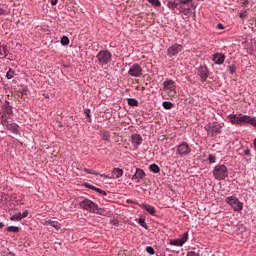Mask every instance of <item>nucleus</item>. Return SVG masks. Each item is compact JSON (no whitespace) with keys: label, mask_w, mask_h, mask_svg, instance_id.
Masks as SVG:
<instances>
[{"label":"nucleus","mask_w":256,"mask_h":256,"mask_svg":"<svg viewBox=\"0 0 256 256\" xmlns=\"http://www.w3.org/2000/svg\"><path fill=\"white\" fill-rule=\"evenodd\" d=\"M217 29H219L220 31H223L225 29V26L222 23H218L217 24Z\"/></svg>","instance_id":"58836bf2"},{"label":"nucleus","mask_w":256,"mask_h":256,"mask_svg":"<svg viewBox=\"0 0 256 256\" xmlns=\"http://www.w3.org/2000/svg\"><path fill=\"white\" fill-rule=\"evenodd\" d=\"M0 55H3V46L1 45V42H0Z\"/></svg>","instance_id":"49530a36"},{"label":"nucleus","mask_w":256,"mask_h":256,"mask_svg":"<svg viewBox=\"0 0 256 256\" xmlns=\"http://www.w3.org/2000/svg\"><path fill=\"white\" fill-rule=\"evenodd\" d=\"M101 177H105V179H113V176H109V175H105V174L101 175Z\"/></svg>","instance_id":"79ce46f5"},{"label":"nucleus","mask_w":256,"mask_h":256,"mask_svg":"<svg viewBox=\"0 0 256 256\" xmlns=\"http://www.w3.org/2000/svg\"><path fill=\"white\" fill-rule=\"evenodd\" d=\"M146 252L149 254V255H153L155 253V249L151 246H147L146 247Z\"/></svg>","instance_id":"72a5a7b5"},{"label":"nucleus","mask_w":256,"mask_h":256,"mask_svg":"<svg viewBox=\"0 0 256 256\" xmlns=\"http://www.w3.org/2000/svg\"><path fill=\"white\" fill-rule=\"evenodd\" d=\"M120 177H123V169L114 168L112 170V179H119Z\"/></svg>","instance_id":"f3484780"},{"label":"nucleus","mask_w":256,"mask_h":256,"mask_svg":"<svg viewBox=\"0 0 256 256\" xmlns=\"http://www.w3.org/2000/svg\"><path fill=\"white\" fill-rule=\"evenodd\" d=\"M241 7H249V0H239Z\"/></svg>","instance_id":"c9c22d12"},{"label":"nucleus","mask_w":256,"mask_h":256,"mask_svg":"<svg viewBox=\"0 0 256 256\" xmlns=\"http://www.w3.org/2000/svg\"><path fill=\"white\" fill-rule=\"evenodd\" d=\"M46 225H50V227H54L56 231H59V229H61V224L57 221L48 220L46 221Z\"/></svg>","instance_id":"aec40b11"},{"label":"nucleus","mask_w":256,"mask_h":256,"mask_svg":"<svg viewBox=\"0 0 256 256\" xmlns=\"http://www.w3.org/2000/svg\"><path fill=\"white\" fill-rule=\"evenodd\" d=\"M129 77H143V68L139 63H134L128 70Z\"/></svg>","instance_id":"1a4fd4ad"},{"label":"nucleus","mask_w":256,"mask_h":256,"mask_svg":"<svg viewBox=\"0 0 256 256\" xmlns=\"http://www.w3.org/2000/svg\"><path fill=\"white\" fill-rule=\"evenodd\" d=\"M2 53H3V57H7V45H2Z\"/></svg>","instance_id":"e433bc0d"},{"label":"nucleus","mask_w":256,"mask_h":256,"mask_svg":"<svg viewBox=\"0 0 256 256\" xmlns=\"http://www.w3.org/2000/svg\"><path fill=\"white\" fill-rule=\"evenodd\" d=\"M179 53H183V45L181 44H172L171 46L168 47L167 49V56L170 59H173V57H177Z\"/></svg>","instance_id":"6e6552de"},{"label":"nucleus","mask_w":256,"mask_h":256,"mask_svg":"<svg viewBox=\"0 0 256 256\" xmlns=\"http://www.w3.org/2000/svg\"><path fill=\"white\" fill-rule=\"evenodd\" d=\"M2 256H15V253L10 252L9 249L2 251Z\"/></svg>","instance_id":"2f4dec72"},{"label":"nucleus","mask_w":256,"mask_h":256,"mask_svg":"<svg viewBox=\"0 0 256 256\" xmlns=\"http://www.w3.org/2000/svg\"><path fill=\"white\" fill-rule=\"evenodd\" d=\"M96 59L101 67H105V65H109L113 60V54L109 50H100L96 55Z\"/></svg>","instance_id":"39448f33"},{"label":"nucleus","mask_w":256,"mask_h":256,"mask_svg":"<svg viewBox=\"0 0 256 256\" xmlns=\"http://www.w3.org/2000/svg\"><path fill=\"white\" fill-rule=\"evenodd\" d=\"M5 227V224L3 222H0V229H3Z\"/></svg>","instance_id":"09e8293b"},{"label":"nucleus","mask_w":256,"mask_h":256,"mask_svg":"<svg viewBox=\"0 0 256 256\" xmlns=\"http://www.w3.org/2000/svg\"><path fill=\"white\" fill-rule=\"evenodd\" d=\"M132 181H135V183H139V176H137V172L132 176Z\"/></svg>","instance_id":"4c0bfd02"},{"label":"nucleus","mask_w":256,"mask_h":256,"mask_svg":"<svg viewBox=\"0 0 256 256\" xmlns=\"http://www.w3.org/2000/svg\"><path fill=\"white\" fill-rule=\"evenodd\" d=\"M136 175H137L139 180L145 179V171H143V169L137 168L136 169Z\"/></svg>","instance_id":"5701e85b"},{"label":"nucleus","mask_w":256,"mask_h":256,"mask_svg":"<svg viewBox=\"0 0 256 256\" xmlns=\"http://www.w3.org/2000/svg\"><path fill=\"white\" fill-rule=\"evenodd\" d=\"M229 73L230 75H235V73H237V66L235 64L229 66Z\"/></svg>","instance_id":"c85d7f7f"},{"label":"nucleus","mask_w":256,"mask_h":256,"mask_svg":"<svg viewBox=\"0 0 256 256\" xmlns=\"http://www.w3.org/2000/svg\"><path fill=\"white\" fill-rule=\"evenodd\" d=\"M214 178L217 179V181H223V179H226L228 177V171L226 165H217L215 166L213 170Z\"/></svg>","instance_id":"423d86ee"},{"label":"nucleus","mask_w":256,"mask_h":256,"mask_svg":"<svg viewBox=\"0 0 256 256\" xmlns=\"http://www.w3.org/2000/svg\"><path fill=\"white\" fill-rule=\"evenodd\" d=\"M245 17H247V15L243 12L240 13V19H245Z\"/></svg>","instance_id":"37998d69"},{"label":"nucleus","mask_w":256,"mask_h":256,"mask_svg":"<svg viewBox=\"0 0 256 256\" xmlns=\"http://www.w3.org/2000/svg\"><path fill=\"white\" fill-rule=\"evenodd\" d=\"M208 161H209V163H215V161H217V157H215V155H213V154H210L208 156Z\"/></svg>","instance_id":"473e14b6"},{"label":"nucleus","mask_w":256,"mask_h":256,"mask_svg":"<svg viewBox=\"0 0 256 256\" xmlns=\"http://www.w3.org/2000/svg\"><path fill=\"white\" fill-rule=\"evenodd\" d=\"M254 149L256 150V138L254 139Z\"/></svg>","instance_id":"3c124183"},{"label":"nucleus","mask_w":256,"mask_h":256,"mask_svg":"<svg viewBox=\"0 0 256 256\" xmlns=\"http://www.w3.org/2000/svg\"><path fill=\"white\" fill-rule=\"evenodd\" d=\"M87 189H91L92 191H96V193H99L100 195H107V192L102 190L101 188H97L91 184H86Z\"/></svg>","instance_id":"6ab92c4d"},{"label":"nucleus","mask_w":256,"mask_h":256,"mask_svg":"<svg viewBox=\"0 0 256 256\" xmlns=\"http://www.w3.org/2000/svg\"><path fill=\"white\" fill-rule=\"evenodd\" d=\"M84 171H85V173H87L88 175H98L97 172H95V171H93V170H91V169L85 168Z\"/></svg>","instance_id":"f704fd0d"},{"label":"nucleus","mask_w":256,"mask_h":256,"mask_svg":"<svg viewBox=\"0 0 256 256\" xmlns=\"http://www.w3.org/2000/svg\"><path fill=\"white\" fill-rule=\"evenodd\" d=\"M162 107H163V109H166V111H169V110L173 109V102L164 101L162 103Z\"/></svg>","instance_id":"4be33fe9"},{"label":"nucleus","mask_w":256,"mask_h":256,"mask_svg":"<svg viewBox=\"0 0 256 256\" xmlns=\"http://www.w3.org/2000/svg\"><path fill=\"white\" fill-rule=\"evenodd\" d=\"M50 3L52 6H55V5H57V0H50Z\"/></svg>","instance_id":"c03bdc74"},{"label":"nucleus","mask_w":256,"mask_h":256,"mask_svg":"<svg viewBox=\"0 0 256 256\" xmlns=\"http://www.w3.org/2000/svg\"><path fill=\"white\" fill-rule=\"evenodd\" d=\"M177 87V84L173 81V79H166L163 82V90L169 91L170 93H175V89Z\"/></svg>","instance_id":"f8f14e48"},{"label":"nucleus","mask_w":256,"mask_h":256,"mask_svg":"<svg viewBox=\"0 0 256 256\" xmlns=\"http://www.w3.org/2000/svg\"><path fill=\"white\" fill-rule=\"evenodd\" d=\"M226 56L223 53H215L212 56V61L215 63V65H223L225 63Z\"/></svg>","instance_id":"4468645a"},{"label":"nucleus","mask_w":256,"mask_h":256,"mask_svg":"<svg viewBox=\"0 0 256 256\" xmlns=\"http://www.w3.org/2000/svg\"><path fill=\"white\" fill-rule=\"evenodd\" d=\"M109 139V136H106V140Z\"/></svg>","instance_id":"864d4df0"},{"label":"nucleus","mask_w":256,"mask_h":256,"mask_svg":"<svg viewBox=\"0 0 256 256\" xmlns=\"http://www.w3.org/2000/svg\"><path fill=\"white\" fill-rule=\"evenodd\" d=\"M42 95H43V97H45V99H49V94L43 93Z\"/></svg>","instance_id":"de8ad7c7"},{"label":"nucleus","mask_w":256,"mask_h":256,"mask_svg":"<svg viewBox=\"0 0 256 256\" xmlns=\"http://www.w3.org/2000/svg\"><path fill=\"white\" fill-rule=\"evenodd\" d=\"M227 120L232 125H251V127H255L256 129V117L244 115L242 113L229 114L227 116Z\"/></svg>","instance_id":"7ed1b4c3"},{"label":"nucleus","mask_w":256,"mask_h":256,"mask_svg":"<svg viewBox=\"0 0 256 256\" xmlns=\"http://www.w3.org/2000/svg\"><path fill=\"white\" fill-rule=\"evenodd\" d=\"M81 209L88 211V213H95L96 215H104L105 210L100 208L95 202L89 199H84L80 202Z\"/></svg>","instance_id":"20e7f679"},{"label":"nucleus","mask_w":256,"mask_h":256,"mask_svg":"<svg viewBox=\"0 0 256 256\" xmlns=\"http://www.w3.org/2000/svg\"><path fill=\"white\" fill-rule=\"evenodd\" d=\"M191 7L195 9V2L193 0H168L166 7L170 9L174 15H184V17H191Z\"/></svg>","instance_id":"f257e3e1"},{"label":"nucleus","mask_w":256,"mask_h":256,"mask_svg":"<svg viewBox=\"0 0 256 256\" xmlns=\"http://www.w3.org/2000/svg\"><path fill=\"white\" fill-rule=\"evenodd\" d=\"M138 223L139 225H141V227H143L144 229H147V223L145 222V218H139Z\"/></svg>","instance_id":"7c9ffc66"},{"label":"nucleus","mask_w":256,"mask_h":256,"mask_svg":"<svg viewBox=\"0 0 256 256\" xmlns=\"http://www.w3.org/2000/svg\"><path fill=\"white\" fill-rule=\"evenodd\" d=\"M11 117H13V106L9 104V101L5 100L0 109V121L2 127H5L6 129H17L19 127L16 123L9 120Z\"/></svg>","instance_id":"f03ea898"},{"label":"nucleus","mask_w":256,"mask_h":256,"mask_svg":"<svg viewBox=\"0 0 256 256\" xmlns=\"http://www.w3.org/2000/svg\"><path fill=\"white\" fill-rule=\"evenodd\" d=\"M141 208L144 209L145 211H147V213H149L150 215H155V213H156L155 207H153L149 204H142Z\"/></svg>","instance_id":"a211bd4d"},{"label":"nucleus","mask_w":256,"mask_h":256,"mask_svg":"<svg viewBox=\"0 0 256 256\" xmlns=\"http://www.w3.org/2000/svg\"><path fill=\"white\" fill-rule=\"evenodd\" d=\"M29 215V211L25 210L23 213L18 212L11 216L10 221H21V219H25Z\"/></svg>","instance_id":"2eb2a0df"},{"label":"nucleus","mask_w":256,"mask_h":256,"mask_svg":"<svg viewBox=\"0 0 256 256\" xmlns=\"http://www.w3.org/2000/svg\"><path fill=\"white\" fill-rule=\"evenodd\" d=\"M244 155H251V149L247 148L245 151H244Z\"/></svg>","instance_id":"a19ab883"},{"label":"nucleus","mask_w":256,"mask_h":256,"mask_svg":"<svg viewBox=\"0 0 256 256\" xmlns=\"http://www.w3.org/2000/svg\"><path fill=\"white\" fill-rule=\"evenodd\" d=\"M187 256H199V253L190 251V252L187 253Z\"/></svg>","instance_id":"ea45409f"},{"label":"nucleus","mask_w":256,"mask_h":256,"mask_svg":"<svg viewBox=\"0 0 256 256\" xmlns=\"http://www.w3.org/2000/svg\"><path fill=\"white\" fill-rule=\"evenodd\" d=\"M15 77V70H13L11 67L8 68V71L6 73L7 79H13Z\"/></svg>","instance_id":"393cba45"},{"label":"nucleus","mask_w":256,"mask_h":256,"mask_svg":"<svg viewBox=\"0 0 256 256\" xmlns=\"http://www.w3.org/2000/svg\"><path fill=\"white\" fill-rule=\"evenodd\" d=\"M177 153L178 155H189V153H191V147H189L187 142H182L180 145H178Z\"/></svg>","instance_id":"ddd939ff"},{"label":"nucleus","mask_w":256,"mask_h":256,"mask_svg":"<svg viewBox=\"0 0 256 256\" xmlns=\"http://www.w3.org/2000/svg\"><path fill=\"white\" fill-rule=\"evenodd\" d=\"M60 43H61V45H63V46L69 45V37H67V36H62L61 39H60Z\"/></svg>","instance_id":"a878e982"},{"label":"nucleus","mask_w":256,"mask_h":256,"mask_svg":"<svg viewBox=\"0 0 256 256\" xmlns=\"http://www.w3.org/2000/svg\"><path fill=\"white\" fill-rule=\"evenodd\" d=\"M150 5H153V7H159L161 5V1L159 0H147Z\"/></svg>","instance_id":"c756f323"},{"label":"nucleus","mask_w":256,"mask_h":256,"mask_svg":"<svg viewBox=\"0 0 256 256\" xmlns=\"http://www.w3.org/2000/svg\"><path fill=\"white\" fill-rule=\"evenodd\" d=\"M197 75L200 77L201 83H205L209 79V68L207 65H200L196 68Z\"/></svg>","instance_id":"9d476101"},{"label":"nucleus","mask_w":256,"mask_h":256,"mask_svg":"<svg viewBox=\"0 0 256 256\" xmlns=\"http://www.w3.org/2000/svg\"><path fill=\"white\" fill-rule=\"evenodd\" d=\"M149 169L152 171V173H159L161 171V168H159V165L157 164H151Z\"/></svg>","instance_id":"b1692460"},{"label":"nucleus","mask_w":256,"mask_h":256,"mask_svg":"<svg viewBox=\"0 0 256 256\" xmlns=\"http://www.w3.org/2000/svg\"><path fill=\"white\" fill-rule=\"evenodd\" d=\"M7 231L9 233H19V227H17V226H9L7 228Z\"/></svg>","instance_id":"cd10ccee"},{"label":"nucleus","mask_w":256,"mask_h":256,"mask_svg":"<svg viewBox=\"0 0 256 256\" xmlns=\"http://www.w3.org/2000/svg\"><path fill=\"white\" fill-rule=\"evenodd\" d=\"M12 133L17 134V133H19V130H17V129H13V130H12Z\"/></svg>","instance_id":"8fccbe9b"},{"label":"nucleus","mask_w":256,"mask_h":256,"mask_svg":"<svg viewBox=\"0 0 256 256\" xmlns=\"http://www.w3.org/2000/svg\"><path fill=\"white\" fill-rule=\"evenodd\" d=\"M131 139H132L133 145H135L136 147H139V145L143 143V137H141V135L139 134H133Z\"/></svg>","instance_id":"dca6fc26"},{"label":"nucleus","mask_w":256,"mask_h":256,"mask_svg":"<svg viewBox=\"0 0 256 256\" xmlns=\"http://www.w3.org/2000/svg\"><path fill=\"white\" fill-rule=\"evenodd\" d=\"M127 103L130 107H139V101L135 98H128Z\"/></svg>","instance_id":"412c9836"},{"label":"nucleus","mask_w":256,"mask_h":256,"mask_svg":"<svg viewBox=\"0 0 256 256\" xmlns=\"http://www.w3.org/2000/svg\"><path fill=\"white\" fill-rule=\"evenodd\" d=\"M225 202L232 207V209L236 212L243 211V203L239 201V199L235 196H228L225 199Z\"/></svg>","instance_id":"0eeeda50"},{"label":"nucleus","mask_w":256,"mask_h":256,"mask_svg":"<svg viewBox=\"0 0 256 256\" xmlns=\"http://www.w3.org/2000/svg\"><path fill=\"white\" fill-rule=\"evenodd\" d=\"M0 15H5V9L0 7Z\"/></svg>","instance_id":"a18cd8bd"},{"label":"nucleus","mask_w":256,"mask_h":256,"mask_svg":"<svg viewBox=\"0 0 256 256\" xmlns=\"http://www.w3.org/2000/svg\"><path fill=\"white\" fill-rule=\"evenodd\" d=\"M84 115L86 117V120L90 122L91 121V109H89V108L84 109Z\"/></svg>","instance_id":"bb28decb"},{"label":"nucleus","mask_w":256,"mask_h":256,"mask_svg":"<svg viewBox=\"0 0 256 256\" xmlns=\"http://www.w3.org/2000/svg\"><path fill=\"white\" fill-rule=\"evenodd\" d=\"M188 240L189 232H185L181 238L169 240V245H173L174 247H183V245H185V243H187Z\"/></svg>","instance_id":"9b49d317"},{"label":"nucleus","mask_w":256,"mask_h":256,"mask_svg":"<svg viewBox=\"0 0 256 256\" xmlns=\"http://www.w3.org/2000/svg\"><path fill=\"white\" fill-rule=\"evenodd\" d=\"M216 133H217V134L221 133V130H216Z\"/></svg>","instance_id":"603ef678"}]
</instances>
